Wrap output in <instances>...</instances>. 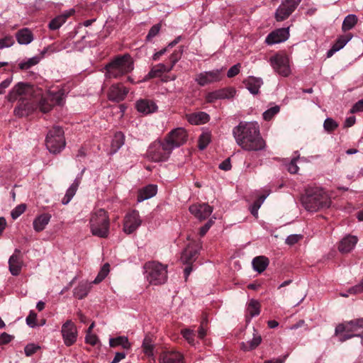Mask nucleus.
Here are the masks:
<instances>
[{
	"label": "nucleus",
	"mask_w": 363,
	"mask_h": 363,
	"mask_svg": "<svg viewBox=\"0 0 363 363\" xmlns=\"http://www.w3.org/2000/svg\"><path fill=\"white\" fill-rule=\"evenodd\" d=\"M16 39L19 44L28 45L33 41V37L29 29L23 28L17 32Z\"/></svg>",
	"instance_id": "nucleus-29"
},
{
	"label": "nucleus",
	"mask_w": 363,
	"mask_h": 363,
	"mask_svg": "<svg viewBox=\"0 0 363 363\" xmlns=\"http://www.w3.org/2000/svg\"><path fill=\"white\" fill-rule=\"evenodd\" d=\"M9 270L13 275L19 274L22 267V260L18 255H12L9 260Z\"/></svg>",
	"instance_id": "nucleus-28"
},
{
	"label": "nucleus",
	"mask_w": 363,
	"mask_h": 363,
	"mask_svg": "<svg viewBox=\"0 0 363 363\" xmlns=\"http://www.w3.org/2000/svg\"><path fill=\"white\" fill-rule=\"evenodd\" d=\"M51 216L48 213H43L38 216L33 220V228L35 231L40 232L45 229V226L48 224Z\"/></svg>",
	"instance_id": "nucleus-27"
},
{
	"label": "nucleus",
	"mask_w": 363,
	"mask_h": 363,
	"mask_svg": "<svg viewBox=\"0 0 363 363\" xmlns=\"http://www.w3.org/2000/svg\"><path fill=\"white\" fill-rule=\"evenodd\" d=\"M302 205L308 211H317L328 208L330 199L327 192L320 187H313L306 190L301 199Z\"/></svg>",
	"instance_id": "nucleus-3"
},
{
	"label": "nucleus",
	"mask_w": 363,
	"mask_h": 363,
	"mask_svg": "<svg viewBox=\"0 0 363 363\" xmlns=\"http://www.w3.org/2000/svg\"><path fill=\"white\" fill-rule=\"evenodd\" d=\"M110 272V265L108 263H106L103 265L101 270L98 273L96 277L92 281L93 284H97L101 283L108 274Z\"/></svg>",
	"instance_id": "nucleus-41"
},
{
	"label": "nucleus",
	"mask_w": 363,
	"mask_h": 363,
	"mask_svg": "<svg viewBox=\"0 0 363 363\" xmlns=\"http://www.w3.org/2000/svg\"><path fill=\"white\" fill-rule=\"evenodd\" d=\"M14 43V40L11 36H6L0 39V49L9 48Z\"/></svg>",
	"instance_id": "nucleus-51"
},
{
	"label": "nucleus",
	"mask_w": 363,
	"mask_h": 363,
	"mask_svg": "<svg viewBox=\"0 0 363 363\" xmlns=\"http://www.w3.org/2000/svg\"><path fill=\"white\" fill-rule=\"evenodd\" d=\"M337 127V123L331 118H327L324 121L323 128L327 132H332Z\"/></svg>",
	"instance_id": "nucleus-48"
},
{
	"label": "nucleus",
	"mask_w": 363,
	"mask_h": 363,
	"mask_svg": "<svg viewBox=\"0 0 363 363\" xmlns=\"http://www.w3.org/2000/svg\"><path fill=\"white\" fill-rule=\"evenodd\" d=\"M269 62L274 70L279 75L288 77L291 74L289 59L283 53H277L272 56Z\"/></svg>",
	"instance_id": "nucleus-10"
},
{
	"label": "nucleus",
	"mask_w": 363,
	"mask_h": 363,
	"mask_svg": "<svg viewBox=\"0 0 363 363\" xmlns=\"http://www.w3.org/2000/svg\"><path fill=\"white\" fill-rule=\"evenodd\" d=\"M187 140V133L182 128H178L172 130L165 139V142L168 143L173 150L175 147H178L184 144Z\"/></svg>",
	"instance_id": "nucleus-15"
},
{
	"label": "nucleus",
	"mask_w": 363,
	"mask_h": 363,
	"mask_svg": "<svg viewBox=\"0 0 363 363\" xmlns=\"http://www.w3.org/2000/svg\"><path fill=\"white\" fill-rule=\"evenodd\" d=\"M143 350L144 353L150 357V362L155 363V359L154 357V345L150 337H145L143 342Z\"/></svg>",
	"instance_id": "nucleus-33"
},
{
	"label": "nucleus",
	"mask_w": 363,
	"mask_h": 363,
	"mask_svg": "<svg viewBox=\"0 0 363 363\" xmlns=\"http://www.w3.org/2000/svg\"><path fill=\"white\" fill-rule=\"evenodd\" d=\"M183 337L191 345H195V332L192 329L185 328L181 331Z\"/></svg>",
	"instance_id": "nucleus-45"
},
{
	"label": "nucleus",
	"mask_w": 363,
	"mask_h": 363,
	"mask_svg": "<svg viewBox=\"0 0 363 363\" xmlns=\"http://www.w3.org/2000/svg\"><path fill=\"white\" fill-rule=\"evenodd\" d=\"M218 94V99H230L233 98L235 94V89L233 88H227L216 90Z\"/></svg>",
	"instance_id": "nucleus-42"
},
{
	"label": "nucleus",
	"mask_w": 363,
	"mask_h": 363,
	"mask_svg": "<svg viewBox=\"0 0 363 363\" xmlns=\"http://www.w3.org/2000/svg\"><path fill=\"white\" fill-rule=\"evenodd\" d=\"M172 150L169 145L165 142H154L147 150V157L153 162H160L166 160Z\"/></svg>",
	"instance_id": "nucleus-9"
},
{
	"label": "nucleus",
	"mask_w": 363,
	"mask_h": 363,
	"mask_svg": "<svg viewBox=\"0 0 363 363\" xmlns=\"http://www.w3.org/2000/svg\"><path fill=\"white\" fill-rule=\"evenodd\" d=\"M84 171V169L81 172L80 175L78 176L74 181V182L72 184V185L68 188V189L66 191V194L63 199H62V203L63 205H67L73 198V196L75 195L77 190L79 186V184L81 182L82 174Z\"/></svg>",
	"instance_id": "nucleus-22"
},
{
	"label": "nucleus",
	"mask_w": 363,
	"mask_h": 363,
	"mask_svg": "<svg viewBox=\"0 0 363 363\" xmlns=\"http://www.w3.org/2000/svg\"><path fill=\"white\" fill-rule=\"evenodd\" d=\"M358 239L354 235H347L340 242L338 250H352L357 243Z\"/></svg>",
	"instance_id": "nucleus-35"
},
{
	"label": "nucleus",
	"mask_w": 363,
	"mask_h": 363,
	"mask_svg": "<svg viewBox=\"0 0 363 363\" xmlns=\"http://www.w3.org/2000/svg\"><path fill=\"white\" fill-rule=\"evenodd\" d=\"M160 363H184V357L179 352H164L160 357Z\"/></svg>",
	"instance_id": "nucleus-21"
},
{
	"label": "nucleus",
	"mask_w": 363,
	"mask_h": 363,
	"mask_svg": "<svg viewBox=\"0 0 363 363\" xmlns=\"http://www.w3.org/2000/svg\"><path fill=\"white\" fill-rule=\"evenodd\" d=\"M213 223V220L212 219H210L203 227L200 228L199 233L201 236H203L207 233V231L212 226Z\"/></svg>",
	"instance_id": "nucleus-63"
},
{
	"label": "nucleus",
	"mask_w": 363,
	"mask_h": 363,
	"mask_svg": "<svg viewBox=\"0 0 363 363\" xmlns=\"http://www.w3.org/2000/svg\"><path fill=\"white\" fill-rule=\"evenodd\" d=\"M280 111V107L279 106H274L263 113V118L265 121H270L276 114H277Z\"/></svg>",
	"instance_id": "nucleus-46"
},
{
	"label": "nucleus",
	"mask_w": 363,
	"mask_h": 363,
	"mask_svg": "<svg viewBox=\"0 0 363 363\" xmlns=\"http://www.w3.org/2000/svg\"><path fill=\"white\" fill-rule=\"evenodd\" d=\"M85 342L91 345H96L99 342L98 337L93 333H86L85 336Z\"/></svg>",
	"instance_id": "nucleus-53"
},
{
	"label": "nucleus",
	"mask_w": 363,
	"mask_h": 363,
	"mask_svg": "<svg viewBox=\"0 0 363 363\" xmlns=\"http://www.w3.org/2000/svg\"><path fill=\"white\" fill-rule=\"evenodd\" d=\"M262 342V337L253 328V337L252 340L247 342H242V349L245 351H250L255 349Z\"/></svg>",
	"instance_id": "nucleus-25"
},
{
	"label": "nucleus",
	"mask_w": 363,
	"mask_h": 363,
	"mask_svg": "<svg viewBox=\"0 0 363 363\" xmlns=\"http://www.w3.org/2000/svg\"><path fill=\"white\" fill-rule=\"evenodd\" d=\"M40 62V57L38 56H35L30 58H28L24 61L21 62L18 64V67L21 69L26 70L32 67L33 66L36 65Z\"/></svg>",
	"instance_id": "nucleus-40"
},
{
	"label": "nucleus",
	"mask_w": 363,
	"mask_h": 363,
	"mask_svg": "<svg viewBox=\"0 0 363 363\" xmlns=\"http://www.w3.org/2000/svg\"><path fill=\"white\" fill-rule=\"evenodd\" d=\"M128 91V89L123 84H115L109 88L108 98L112 101L120 102L125 99Z\"/></svg>",
	"instance_id": "nucleus-18"
},
{
	"label": "nucleus",
	"mask_w": 363,
	"mask_h": 363,
	"mask_svg": "<svg viewBox=\"0 0 363 363\" xmlns=\"http://www.w3.org/2000/svg\"><path fill=\"white\" fill-rule=\"evenodd\" d=\"M12 82V78H7L0 83V94L5 92L6 88L9 86Z\"/></svg>",
	"instance_id": "nucleus-62"
},
{
	"label": "nucleus",
	"mask_w": 363,
	"mask_h": 363,
	"mask_svg": "<svg viewBox=\"0 0 363 363\" xmlns=\"http://www.w3.org/2000/svg\"><path fill=\"white\" fill-rule=\"evenodd\" d=\"M67 17L68 15H62L55 18L49 23V28L51 30L58 29L65 22Z\"/></svg>",
	"instance_id": "nucleus-44"
},
{
	"label": "nucleus",
	"mask_w": 363,
	"mask_h": 363,
	"mask_svg": "<svg viewBox=\"0 0 363 363\" xmlns=\"http://www.w3.org/2000/svg\"><path fill=\"white\" fill-rule=\"evenodd\" d=\"M65 139L64 137V131L60 127H53L49 130L45 145L50 152L57 154L60 152L65 147Z\"/></svg>",
	"instance_id": "nucleus-7"
},
{
	"label": "nucleus",
	"mask_w": 363,
	"mask_h": 363,
	"mask_svg": "<svg viewBox=\"0 0 363 363\" xmlns=\"http://www.w3.org/2000/svg\"><path fill=\"white\" fill-rule=\"evenodd\" d=\"M137 111L143 114L147 115L157 111V106L155 102L147 99H140L135 104Z\"/></svg>",
	"instance_id": "nucleus-20"
},
{
	"label": "nucleus",
	"mask_w": 363,
	"mask_h": 363,
	"mask_svg": "<svg viewBox=\"0 0 363 363\" xmlns=\"http://www.w3.org/2000/svg\"><path fill=\"white\" fill-rule=\"evenodd\" d=\"M243 83L251 94H257L259 88L263 84V81L259 77L250 76L244 80Z\"/></svg>",
	"instance_id": "nucleus-23"
},
{
	"label": "nucleus",
	"mask_w": 363,
	"mask_h": 363,
	"mask_svg": "<svg viewBox=\"0 0 363 363\" xmlns=\"http://www.w3.org/2000/svg\"><path fill=\"white\" fill-rule=\"evenodd\" d=\"M302 239H303V235H301L300 234L290 235L286 239V243L287 245H289L290 247H291Z\"/></svg>",
	"instance_id": "nucleus-50"
},
{
	"label": "nucleus",
	"mask_w": 363,
	"mask_h": 363,
	"mask_svg": "<svg viewBox=\"0 0 363 363\" xmlns=\"http://www.w3.org/2000/svg\"><path fill=\"white\" fill-rule=\"evenodd\" d=\"M160 30V24L154 25L149 30V33L146 37L147 40H150L152 38L155 37L159 33Z\"/></svg>",
	"instance_id": "nucleus-55"
},
{
	"label": "nucleus",
	"mask_w": 363,
	"mask_h": 363,
	"mask_svg": "<svg viewBox=\"0 0 363 363\" xmlns=\"http://www.w3.org/2000/svg\"><path fill=\"white\" fill-rule=\"evenodd\" d=\"M145 278L150 284L160 285L167 280V265L152 261L144 265Z\"/></svg>",
	"instance_id": "nucleus-5"
},
{
	"label": "nucleus",
	"mask_w": 363,
	"mask_h": 363,
	"mask_svg": "<svg viewBox=\"0 0 363 363\" xmlns=\"http://www.w3.org/2000/svg\"><path fill=\"white\" fill-rule=\"evenodd\" d=\"M363 111V99L356 102L352 107L350 112L352 113Z\"/></svg>",
	"instance_id": "nucleus-60"
},
{
	"label": "nucleus",
	"mask_w": 363,
	"mask_h": 363,
	"mask_svg": "<svg viewBox=\"0 0 363 363\" xmlns=\"http://www.w3.org/2000/svg\"><path fill=\"white\" fill-rule=\"evenodd\" d=\"M109 345L111 347L121 346L123 349L128 350L130 348V343L125 336H118L109 339Z\"/></svg>",
	"instance_id": "nucleus-34"
},
{
	"label": "nucleus",
	"mask_w": 363,
	"mask_h": 363,
	"mask_svg": "<svg viewBox=\"0 0 363 363\" xmlns=\"http://www.w3.org/2000/svg\"><path fill=\"white\" fill-rule=\"evenodd\" d=\"M352 38L351 33L340 35L333 46L339 51L345 47V45Z\"/></svg>",
	"instance_id": "nucleus-39"
},
{
	"label": "nucleus",
	"mask_w": 363,
	"mask_h": 363,
	"mask_svg": "<svg viewBox=\"0 0 363 363\" xmlns=\"http://www.w3.org/2000/svg\"><path fill=\"white\" fill-rule=\"evenodd\" d=\"M109 218L107 212L99 208L94 211L90 218L91 233L99 238H106L109 233Z\"/></svg>",
	"instance_id": "nucleus-6"
},
{
	"label": "nucleus",
	"mask_w": 363,
	"mask_h": 363,
	"mask_svg": "<svg viewBox=\"0 0 363 363\" xmlns=\"http://www.w3.org/2000/svg\"><path fill=\"white\" fill-rule=\"evenodd\" d=\"M12 339V337L6 333H3L2 334L0 335V345H4V344H6V343H9Z\"/></svg>",
	"instance_id": "nucleus-64"
},
{
	"label": "nucleus",
	"mask_w": 363,
	"mask_h": 363,
	"mask_svg": "<svg viewBox=\"0 0 363 363\" xmlns=\"http://www.w3.org/2000/svg\"><path fill=\"white\" fill-rule=\"evenodd\" d=\"M6 99L12 103L18 100L13 113L19 117L28 116L37 108L48 113L53 106L48 94L44 96L41 89L23 82L16 84L9 92Z\"/></svg>",
	"instance_id": "nucleus-1"
},
{
	"label": "nucleus",
	"mask_w": 363,
	"mask_h": 363,
	"mask_svg": "<svg viewBox=\"0 0 363 363\" xmlns=\"http://www.w3.org/2000/svg\"><path fill=\"white\" fill-rule=\"evenodd\" d=\"M182 50L179 49L175 50L169 57V61L173 62V65H175L182 57Z\"/></svg>",
	"instance_id": "nucleus-59"
},
{
	"label": "nucleus",
	"mask_w": 363,
	"mask_h": 363,
	"mask_svg": "<svg viewBox=\"0 0 363 363\" xmlns=\"http://www.w3.org/2000/svg\"><path fill=\"white\" fill-rule=\"evenodd\" d=\"M222 72L223 69H216L201 72L196 75L195 81L202 86L220 82L223 78Z\"/></svg>",
	"instance_id": "nucleus-14"
},
{
	"label": "nucleus",
	"mask_w": 363,
	"mask_h": 363,
	"mask_svg": "<svg viewBox=\"0 0 363 363\" xmlns=\"http://www.w3.org/2000/svg\"><path fill=\"white\" fill-rule=\"evenodd\" d=\"M189 211L199 220L207 218L213 212V207L208 203L194 204L189 207Z\"/></svg>",
	"instance_id": "nucleus-19"
},
{
	"label": "nucleus",
	"mask_w": 363,
	"mask_h": 363,
	"mask_svg": "<svg viewBox=\"0 0 363 363\" xmlns=\"http://www.w3.org/2000/svg\"><path fill=\"white\" fill-rule=\"evenodd\" d=\"M363 292V279L361 283L357 284L348 289V293L350 294H357Z\"/></svg>",
	"instance_id": "nucleus-57"
},
{
	"label": "nucleus",
	"mask_w": 363,
	"mask_h": 363,
	"mask_svg": "<svg viewBox=\"0 0 363 363\" xmlns=\"http://www.w3.org/2000/svg\"><path fill=\"white\" fill-rule=\"evenodd\" d=\"M47 94L52 106L62 105L64 103L65 92L63 89H60L57 91H49Z\"/></svg>",
	"instance_id": "nucleus-26"
},
{
	"label": "nucleus",
	"mask_w": 363,
	"mask_h": 363,
	"mask_svg": "<svg viewBox=\"0 0 363 363\" xmlns=\"http://www.w3.org/2000/svg\"><path fill=\"white\" fill-rule=\"evenodd\" d=\"M247 313L251 318L258 315L260 313L259 303L255 299L250 300L247 306Z\"/></svg>",
	"instance_id": "nucleus-38"
},
{
	"label": "nucleus",
	"mask_w": 363,
	"mask_h": 363,
	"mask_svg": "<svg viewBox=\"0 0 363 363\" xmlns=\"http://www.w3.org/2000/svg\"><path fill=\"white\" fill-rule=\"evenodd\" d=\"M255 271L261 273L264 272L269 264V260L266 257L259 256L252 259V262Z\"/></svg>",
	"instance_id": "nucleus-32"
},
{
	"label": "nucleus",
	"mask_w": 363,
	"mask_h": 363,
	"mask_svg": "<svg viewBox=\"0 0 363 363\" xmlns=\"http://www.w3.org/2000/svg\"><path fill=\"white\" fill-rule=\"evenodd\" d=\"M363 292V279L361 283L357 284L348 289V293L350 294H357Z\"/></svg>",
	"instance_id": "nucleus-58"
},
{
	"label": "nucleus",
	"mask_w": 363,
	"mask_h": 363,
	"mask_svg": "<svg viewBox=\"0 0 363 363\" xmlns=\"http://www.w3.org/2000/svg\"><path fill=\"white\" fill-rule=\"evenodd\" d=\"M186 118L191 124L199 125L206 123L209 119V116L204 112H199L187 115Z\"/></svg>",
	"instance_id": "nucleus-30"
},
{
	"label": "nucleus",
	"mask_w": 363,
	"mask_h": 363,
	"mask_svg": "<svg viewBox=\"0 0 363 363\" xmlns=\"http://www.w3.org/2000/svg\"><path fill=\"white\" fill-rule=\"evenodd\" d=\"M198 251H182L180 257L181 262L186 265L184 269V279L186 281L191 272L200 264L197 261L199 257Z\"/></svg>",
	"instance_id": "nucleus-11"
},
{
	"label": "nucleus",
	"mask_w": 363,
	"mask_h": 363,
	"mask_svg": "<svg viewBox=\"0 0 363 363\" xmlns=\"http://www.w3.org/2000/svg\"><path fill=\"white\" fill-rule=\"evenodd\" d=\"M302 0H282L281 4L275 12L277 21L286 19L296 9Z\"/></svg>",
	"instance_id": "nucleus-12"
},
{
	"label": "nucleus",
	"mask_w": 363,
	"mask_h": 363,
	"mask_svg": "<svg viewBox=\"0 0 363 363\" xmlns=\"http://www.w3.org/2000/svg\"><path fill=\"white\" fill-rule=\"evenodd\" d=\"M164 72H167L165 71V65L160 63L153 67L147 76L149 78L158 77Z\"/></svg>",
	"instance_id": "nucleus-43"
},
{
	"label": "nucleus",
	"mask_w": 363,
	"mask_h": 363,
	"mask_svg": "<svg viewBox=\"0 0 363 363\" xmlns=\"http://www.w3.org/2000/svg\"><path fill=\"white\" fill-rule=\"evenodd\" d=\"M357 20L358 19H357V17L356 15H354V14L347 15L345 18V19L342 22V30L345 32L347 30H350L352 29L357 24Z\"/></svg>",
	"instance_id": "nucleus-36"
},
{
	"label": "nucleus",
	"mask_w": 363,
	"mask_h": 363,
	"mask_svg": "<svg viewBox=\"0 0 363 363\" xmlns=\"http://www.w3.org/2000/svg\"><path fill=\"white\" fill-rule=\"evenodd\" d=\"M142 220L138 211L133 210L128 213L123 220V231L127 234H130L136 230L141 225Z\"/></svg>",
	"instance_id": "nucleus-16"
},
{
	"label": "nucleus",
	"mask_w": 363,
	"mask_h": 363,
	"mask_svg": "<svg viewBox=\"0 0 363 363\" xmlns=\"http://www.w3.org/2000/svg\"><path fill=\"white\" fill-rule=\"evenodd\" d=\"M124 144V135L122 133H116L112 140L111 151L116 152Z\"/></svg>",
	"instance_id": "nucleus-37"
},
{
	"label": "nucleus",
	"mask_w": 363,
	"mask_h": 363,
	"mask_svg": "<svg viewBox=\"0 0 363 363\" xmlns=\"http://www.w3.org/2000/svg\"><path fill=\"white\" fill-rule=\"evenodd\" d=\"M106 76L108 78H118L133 69V61L129 55L116 57L106 65Z\"/></svg>",
	"instance_id": "nucleus-4"
},
{
	"label": "nucleus",
	"mask_w": 363,
	"mask_h": 363,
	"mask_svg": "<svg viewBox=\"0 0 363 363\" xmlns=\"http://www.w3.org/2000/svg\"><path fill=\"white\" fill-rule=\"evenodd\" d=\"M40 347L35 344H28L24 348V352L26 356L30 357L34 353H35Z\"/></svg>",
	"instance_id": "nucleus-52"
},
{
	"label": "nucleus",
	"mask_w": 363,
	"mask_h": 363,
	"mask_svg": "<svg viewBox=\"0 0 363 363\" xmlns=\"http://www.w3.org/2000/svg\"><path fill=\"white\" fill-rule=\"evenodd\" d=\"M93 283L81 282L74 289V296L79 299H82L89 294Z\"/></svg>",
	"instance_id": "nucleus-31"
},
{
	"label": "nucleus",
	"mask_w": 363,
	"mask_h": 363,
	"mask_svg": "<svg viewBox=\"0 0 363 363\" xmlns=\"http://www.w3.org/2000/svg\"><path fill=\"white\" fill-rule=\"evenodd\" d=\"M289 37V28H282L271 32L266 38L267 45H274L286 41Z\"/></svg>",
	"instance_id": "nucleus-17"
},
{
	"label": "nucleus",
	"mask_w": 363,
	"mask_h": 363,
	"mask_svg": "<svg viewBox=\"0 0 363 363\" xmlns=\"http://www.w3.org/2000/svg\"><path fill=\"white\" fill-rule=\"evenodd\" d=\"M363 328V318L355 320H351L345 324H340L335 328V333L337 335L341 334L340 340L344 342L352 337L360 336L358 333L360 329Z\"/></svg>",
	"instance_id": "nucleus-8"
},
{
	"label": "nucleus",
	"mask_w": 363,
	"mask_h": 363,
	"mask_svg": "<svg viewBox=\"0 0 363 363\" xmlns=\"http://www.w3.org/2000/svg\"><path fill=\"white\" fill-rule=\"evenodd\" d=\"M240 69V64L238 63L231 67L228 71L227 76L229 78H232L239 74Z\"/></svg>",
	"instance_id": "nucleus-56"
},
{
	"label": "nucleus",
	"mask_w": 363,
	"mask_h": 363,
	"mask_svg": "<svg viewBox=\"0 0 363 363\" xmlns=\"http://www.w3.org/2000/svg\"><path fill=\"white\" fill-rule=\"evenodd\" d=\"M297 158H294L289 163L286 164V169L291 174H296L298 170V167L296 164Z\"/></svg>",
	"instance_id": "nucleus-54"
},
{
	"label": "nucleus",
	"mask_w": 363,
	"mask_h": 363,
	"mask_svg": "<svg viewBox=\"0 0 363 363\" xmlns=\"http://www.w3.org/2000/svg\"><path fill=\"white\" fill-rule=\"evenodd\" d=\"M157 186L154 184H149L138 191L137 200L138 202H142L145 200L149 199L157 194Z\"/></svg>",
	"instance_id": "nucleus-24"
},
{
	"label": "nucleus",
	"mask_w": 363,
	"mask_h": 363,
	"mask_svg": "<svg viewBox=\"0 0 363 363\" xmlns=\"http://www.w3.org/2000/svg\"><path fill=\"white\" fill-rule=\"evenodd\" d=\"M211 141L210 134L208 133H202L199 140V148L200 150H204Z\"/></svg>",
	"instance_id": "nucleus-47"
},
{
	"label": "nucleus",
	"mask_w": 363,
	"mask_h": 363,
	"mask_svg": "<svg viewBox=\"0 0 363 363\" xmlns=\"http://www.w3.org/2000/svg\"><path fill=\"white\" fill-rule=\"evenodd\" d=\"M61 333L66 346H71L76 342L78 331L75 324L71 320H67L62 324Z\"/></svg>",
	"instance_id": "nucleus-13"
},
{
	"label": "nucleus",
	"mask_w": 363,
	"mask_h": 363,
	"mask_svg": "<svg viewBox=\"0 0 363 363\" xmlns=\"http://www.w3.org/2000/svg\"><path fill=\"white\" fill-rule=\"evenodd\" d=\"M262 202H260L259 200H257L256 201L254 202L253 205L250 208L251 213L256 218L258 216V210L260 208Z\"/></svg>",
	"instance_id": "nucleus-61"
},
{
	"label": "nucleus",
	"mask_w": 363,
	"mask_h": 363,
	"mask_svg": "<svg viewBox=\"0 0 363 363\" xmlns=\"http://www.w3.org/2000/svg\"><path fill=\"white\" fill-rule=\"evenodd\" d=\"M26 209L25 204H20L13 208L11 213V216L13 220L18 218L21 214H23Z\"/></svg>",
	"instance_id": "nucleus-49"
},
{
	"label": "nucleus",
	"mask_w": 363,
	"mask_h": 363,
	"mask_svg": "<svg viewBox=\"0 0 363 363\" xmlns=\"http://www.w3.org/2000/svg\"><path fill=\"white\" fill-rule=\"evenodd\" d=\"M233 135L237 145L243 150L257 152L264 150L266 147L259 126L255 122H240L233 128Z\"/></svg>",
	"instance_id": "nucleus-2"
}]
</instances>
